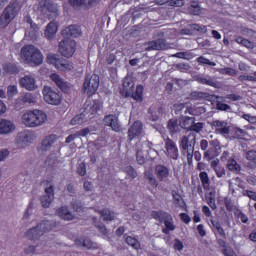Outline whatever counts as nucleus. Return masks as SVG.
<instances>
[{"label":"nucleus","mask_w":256,"mask_h":256,"mask_svg":"<svg viewBox=\"0 0 256 256\" xmlns=\"http://www.w3.org/2000/svg\"><path fill=\"white\" fill-rule=\"evenodd\" d=\"M96 229L101 233V235L107 236L109 235V230H107V227L105 224L100 223V224H95Z\"/></svg>","instance_id":"nucleus-57"},{"label":"nucleus","mask_w":256,"mask_h":256,"mask_svg":"<svg viewBox=\"0 0 256 256\" xmlns=\"http://www.w3.org/2000/svg\"><path fill=\"white\" fill-rule=\"evenodd\" d=\"M207 203L213 211L217 209V204L215 203V192H210L208 196H206Z\"/></svg>","instance_id":"nucleus-48"},{"label":"nucleus","mask_w":256,"mask_h":256,"mask_svg":"<svg viewBox=\"0 0 256 256\" xmlns=\"http://www.w3.org/2000/svg\"><path fill=\"white\" fill-rule=\"evenodd\" d=\"M144 178L147 179V181H149V184L152 187H159V182H157V179H155V175H153L151 171H146L144 173Z\"/></svg>","instance_id":"nucleus-42"},{"label":"nucleus","mask_w":256,"mask_h":256,"mask_svg":"<svg viewBox=\"0 0 256 256\" xmlns=\"http://www.w3.org/2000/svg\"><path fill=\"white\" fill-rule=\"evenodd\" d=\"M38 9L47 19H55L59 17V7L52 1L41 0L38 4Z\"/></svg>","instance_id":"nucleus-6"},{"label":"nucleus","mask_w":256,"mask_h":256,"mask_svg":"<svg viewBox=\"0 0 256 256\" xmlns=\"http://www.w3.org/2000/svg\"><path fill=\"white\" fill-rule=\"evenodd\" d=\"M165 149H166V157L168 159H173L177 161L179 159V148H177V144L170 138L165 140Z\"/></svg>","instance_id":"nucleus-12"},{"label":"nucleus","mask_w":256,"mask_h":256,"mask_svg":"<svg viewBox=\"0 0 256 256\" xmlns=\"http://www.w3.org/2000/svg\"><path fill=\"white\" fill-rule=\"evenodd\" d=\"M50 78L53 82H55L57 87L63 91V93H69L71 91V85L63 80V78H61V76L58 74H51Z\"/></svg>","instance_id":"nucleus-17"},{"label":"nucleus","mask_w":256,"mask_h":256,"mask_svg":"<svg viewBox=\"0 0 256 256\" xmlns=\"http://www.w3.org/2000/svg\"><path fill=\"white\" fill-rule=\"evenodd\" d=\"M200 181L202 183V187L206 190H209V175L207 172H200L199 174Z\"/></svg>","instance_id":"nucleus-44"},{"label":"nucleus","mask_w":256,"mask_h":256,"mask_svg":"<svg viewBox=\"0 0 256 256\" xmlns=\"http://www.w3.org/2000/svg\"><path fill=\"white\" fill-rule=\"evenodd\" d=\"M205 127V124L202 122H195L192 124V127L190 128V131H194L195 133H201L203 131V128Z\"/></svg>","instance_id":"nucleus-52"},{"label":"nucleus","mask_w":256,"mask_h":256,"mask_svg":"<svg viewBox=\"0 0 256 256\" xmlns=\"http://www.w3.org/2000/svg\"><path fill=\"white\" fill-rule=\"evenodd\" d=\"M77 173L80 177H85L87 175V165L85 162H81L77 167Z\"/></svg>","instance_id":"nucleus-53"},{"label":"nucleus","mask_w":256,"mask_h":256,"mask_svg":"<svg viewBox=\"0 0 256 256\" xmlns=\"http://www.w3.org/2000/svg\"><path fill=\"white\" fill-rule=\"evenodd\" d=\"M104 124L107 125V127H111L113 131H116V133H119L121 131V126L119 125V120L117 119V116L115 115H108L104 117Z\"/></svg>","instance_id":"nucleus-19"},{"label":"nucleus","mask_w":256,"mask_h":256,"mask_svg":"<svg viewBox=\"0 0 256 256\" xmlns=\"http://www.w3.org/2000/svg\"><path fill=\"white\" fill-rule=\"evenodd\" d=\"M57 139L58 137L55 134L46 136L41 142V150L49 151V149H51V147H53V145L57 142Z\"/></svg>","instance_id":"nucleus-22"},{"label":"nucleus","mask_w":256,"mask_h":256,"mask_svg":"<svg viewBox=\"0 0 256 256\" xmlns=\"http://www.w3.org/2000/svg\"><path fill=\"white\" fill-rule=\"evenodd\" d=\"M191 99L194 101H201V99H205L206 101H211L215 95H211L207 92H199V91H194L190 93Z\"/></svg>","instance_id":"nucleus-33"},{"label":"nucleus","mask_w":256,"mask_h":256,"mask_svg":"<svg viewBox=\"0 0 256 256\" xmlns=\"http://www.w3.org/2000/svg\"><path fill=\"white\" fill-rule=\"evenodd\" d=\"M57 214L60 217V219H63L64 221H73L75 219V216L69 211V207L62 206L57 210Z\"/></svg>","instance_id":"nucleus-29"},{"label":"nucleus","mask_w":256,"mask_h":256,"mask_svg":"<svg viewBox=\"0 0 256 256\" xmlns=\"http://www.w3.org/2000/svg\"><path fill=\"white\" fill-rule=\"evenodd\" d=\"M227 167L229 171H235V173H239L241 171V165H239L235 159L229 160Z\"/></svg>","instance_id":"nucleus-45"},{"label":"nucleus","mask_w":256,"mask_h":256,"mask_svg":"<svg viewBox=\"0 0 256 256\" xmlns=\"http://www.w3.org/2000/svg\"><path fill=\"white\" fill-rule=\"evenodd\" d=\"M75 47V40L66 38L59 43V53H61L63 57H73L75 54Z\"/></svg>","instance_id":"nucleus-10"},{"label":"nucleus","mask_w":256,"mask_h":256,"mask_svg":"<svg viewBox=\"0 0 256 256\" xmlns=\"http://www.w3.org/2000/svg\"><path fill=\"white\" fill-rule=\"evenodd\" d=\"M20 141L23 145V147H27L31 143V135L24 134L20 136Z\"/></svg>","instance_id":"nucleus-59"},{"label":"nucleus","mask_w":256,"mask_h":256,"mask_svg":"<svg viewBox=\"0 0 256 256\" xmlns=\"http://www.w3.org/2000/svg\"><path fill=\"white\" fill-rule=\"evenodd\" d=\"M197 144V135L195 133H190L183 136L180 141V149L183 153H187L188 163L193 160V153L195 151V145Z\"/></svg>","instance_id":"nucleus-5"},{"label":"nucleus","mask_w":256,"mask_h":256,"mask_svg":"<svg viewBox=\"0 0 256 256\" xmlns=\"http://www.w3.org/2000/svg\"><path fill=\"white\" fill-rule=\"evenodd\" d=\"M127 245L129 247H132V249H135V251H139L141 249V242L133 236H127L125 239Z\"/></svg>","instance_id":"nucleus-36"},{"label":"nucleus","mask_w":256,"mask_h":256,"mask_svg":"<svg viewBox=\"0 0 256 256\" xmlns=\"http://www.w3.org/2000/svg\"><path fill=\"white\" fill-rule=\"evenodd\" d=\"M19 83L22 89H26V91H37V89H39V86L37 85V80H35V77L31 75H26L22 77Z\"/></svg>","instance_id":"nucleus-14"},{"label":"nucleus","mask_w":256,"mask_h":256,"mask_svg":"<svg viewBox=\"0 0 256 256\" xmlns=\"http://www.w3.org/2000/svg\"><path fill=\"white\" fill-rule=\"evenodd\" d=\"M25 236L27 237V239H29L30 241H37V239H40L41 237H43V232L41 231L40 228H38V226L29 229Z\"/></svg>","instance_id":"nucleus-30"},{"label":"nucleus","mask_w":256,"mask_h":256,"mask_svg":"<svg viewBox=\"0 0 256 256\" xmlns=\"http://www.w3.org/2000/svg\"><path fill=\"white\" fill-rule=\"evenodd\" d=\"M246 159L248 161H256V151L255 150H249L246 152Z\"/></svg>","instance_id":"nucleus-63"},{"label":"nucleus","mask_w":256,"mask_h":256,"mask_svg":"<svg viewBox=\"0 0 256 256\" xmlns=\"http://www.w3.org/2000/svg\"><path fill=\"white\" fill-rule=\"evenodd\" d=\"M76 247H85L86 249H97L95 243L89 238H79L75 240Z\"/></svg>","instance_id":"nucleus-32"},{"label":"nucleus","mask_w":256,"mask_h":256,"mask_svg":"<svg viewBox=\"0 0 256 256\" xmlns=\"http://www.w3.org/2000/svg\"><path fill=\"white\" fill-rule=\"evenodd\" d=\"M54 199H55V189L53 188V186H49L45 188V194L40 197L41 206L44 209H49Z\"/></svg>","instance_id":"nucleus-13"},{"label":"nucleus","mask_w":256,"mask_h":256,"mask_svg":"<svg viewBox=\"0 0 256 256\" xmlns=\"http://www.w3.org/2000/svg\"><path fill=\"white\" fill-rule=\"evenodd\" d=\"M15 129V124L11 120H0V135H9L10 133H13Z\"/></svg>","instance_id":"nucleus-18"},{"label":"nucleus","mask_w":256,"mask_h":256,"mask_svg":"<svg viewBox=\"0 0 256 256\" xmlns=\"http://www.w3.org/2000/svg\"><path fill=\"white\" fill-rule=\"evenodd\" d=\"M98 89H99V75L92 74V75L86 76L83 84V92L86 93L88 97H91V95H95Z\"/></svg>","instance_id":"nucleus-8"},{"label":"nucleus","mask_w":256,"mask_h":256,"mask_svg":"<svg viewBox=\"0 0 256 256\" xmlns=\"http://www.w3.org/2000/svg\"><path fill=\"white\" fill-rule=\"evenodd\" d=\"M194 81L201 83L202 85H209L210 87H214L215 89H219V83L215 78L211 76H203L201 74L193 76Z\"/></svg>","instance_id":"nucleus-16"},{"label":"nucleus","mask_w":256,"mask_h":256,"mask_svg":"<svg viewBox=\"0 0 256 256\" xmlns=\"http://www.w3.org/2000/svg\"><path fill=\"white\" fill-rule=\"evenodd\" d=\"M216 157H219V148H209L204 152V159L206 161H213Z\"/></svg>","instance_id":"nucleus-35"},{"label":"nucleus","mask_w":256,"mask_h":256,"mask_svg":"<svg viewBox=\"0 0 256 256\" xmlns=\"http://www.w3.org/2000/svg\"><path fill=\"white\" fill-rule=\"evenodd\" d=\"M3 70L5 73H10L11 75H17V73H19V68H17V65L13 63L4 64Z\"/></svg>","instance_id":"nucleus-41"},{"label":"nucleus","mask_w":256,"mask_h":256,"mask_svg":"<svg viewBox=\"0 0 256 256\" xmlns=\"http://www.w3.org/2000/svg\"><path fill=\"white\" fill-rule=\"evenodd\" d=\"M141 133H143V123L135 121L128 129V141H133L136 137H140Z\"/></svg>","instance_id":"nucleus-15"},{"label":"nucleus","mask_w":256,"mask_h":256,"mask_svg":"<svg viewBox=\"0 0 256 256\" xmlns=\"http://www.w3.org/2000/svg\"><path fill=\"white\" fill-rule=\"evenodd\" d=\"M88 109V115H95V113H97L98 111H101V109H103V103L99 100H94V103L91 107L86 108Z\"/></svg>","instance_id":"nucleus-39"},{"label":"nucleus","mask_w":256,"mask_h":256,"mask_svg":"<svg viewBox=\"0 0 256 256\" xmlns=\"http://www.w3.org/2000/svg\"><path fill=\"white\" fill-rule=\"evenodd\" d=\"M123 87L120 91L122 97H131L134 101L141 103L143 101V86L139 85L135 90V80H133V76L127 75L123 79Z\"/></svg>","instance_id":"nucleus-2"},{"label":"nucleus","mask_w":256,"mask_h":256,"mask_svg":"<svg viewBox=\"0 0 256 256\" xmlns=\"http://www.w3.org/2000/svg\"><path fill=\"white\" fill-rule=\"evenodd\" d=\"M144 46H145V51H165L169 49L167 40L163 38L146 42Z\"/></svg>","instance_id":"nucleus-11"},{"label":"nucleus","mask_w":256,"mask_h":256,"mask_svg":"<svg viewBox=\"0 0 256 256\" xmlns=\"http://www.w3.org/2000/svg\"><path fill=\"white\" fill-rule=\"evenodd\" d=\"M197 63H199L200 65H210L212 67H215V65H217V63L211 62V60H209L203 56H200L197 58Z\"/></svg>","instance_id":"nucleus-55"},{"label":"nucleus","mask_w":256,"mask_h":256,"mask_svg":"<svg viewBox=\"0 0 256 256\" xmlns=\"http://www.w3.org/2000/svg\"><path fill=\"white\" fill-rule=\"evenodd\" d=\"M89 109L85 108L84 111L78 115H76L71 121L70 125H83L86 123L87 119H89Z\"/></svg>","instance_id":"nucleus-26"},{"label":"nucleus","mask_w":256,"mask_h":256,"mask_svg":"<svg viewBox=\"0 0 256 256\" xmlns=\"http://www.w3.org/2000/svg\"><path fill=\"white\" fill-rule=\"evenodd\" d=\"M19 99L22 103H35V96H33V94L31 93H26L22 95Z\"/></svg>","instance_id":"nucleus-50"},{"label":"nucleus","mask_w":256,"mask_h":256,"mask_svg":"<svg viewBox=\"0 0 256 256\" xmlns=\"http://www.w3.org/2000/svg\"><path fill=\"white\" fill-rule=\"evenodd\" d=\"M188 11L190 15H201V6H199V3L197 2H192L188 8Z\"/></svg>","instance_id":"nucleus-46"},{"label":"nucleus","mask_w":256,"mask_h":256,"mask_svg":"<svg viewBox=\"0 0 256 256\" xmlns=\"http://www.w3.org/2000/svg\"><path fill=\"white\" fill-rule=\"evenodd\" d=\"M136 161H137L138 165H145V156H143L142 151H137Z\"/></svg>","instance_id":"nucleus-61"},{"label":"nucleus","mask_w":256,"mask_h":256,"mask_svg":"<svg viewBox=\"0 0 256 256\" xmlns=\"http://www.w3.org/2000/svg\"><path fill=\"white\" fill-rule=\"evenodd\" d=\"M212 227L214 228V234L217 237H220L221 239H227V233H225V229H223V226H221V222L212 220Z\"/></svg>","instance_id":"nucleus-31"},{"label":"nucleus","mask_w":256,"mask_h":256,"mask_svg":"<svg viewBox=\"0 0 256 256\" xmlns=\"http://www.w3.org/2000/svg\"><path fill=\"white\" fill-rule=\"evenodd\" d=\"M47 122V114L41 110L28 111L22 115V123L25 127H41Z\"/></svg>","instance_id":"nucleus-3"},{"label":"nucleus","mask_w":256,"mask_h":256,"mask_svg":"<svg viewBox=\"0 0 256 256\" xmlns=\"http://www.w3.org/2000/svg\"><path fill=\"white\" fill-rule=\"evenodd\" d=\"M235 41L236 43H239V45H243V47H247V49H253L255 47V44H253V42L241 36L236 37Z\"/></svg>","instance_id":"nucleus-43"},{"label":"nucleus","mask_w":256,"mask_h":256,"mask_svg":"<svg viewBox=\"0 0 256 256\" xmlns=\"http://www.w3.org/2000/svg\"><path fill=\"white\" fill-rule=\"evenodd\" d=\"M72 209L76 211V213H81L85 207H83V202L80 200H72L71 202Z\"/></svg>","instance_id":"nucleus-49"},{"label":"nucleus","mask_w":256,"mask_h":256,"mask_svg":"<svg viewBox=\"0 0 256 256\" xmlns=\"http://www.w3.org/2000/svg\"><path fill=\"white\" fill-rule=\"evenodd\" d=\"M168 213L165 212V211H153L152 212V217L153 219H156L157 221H160L163 222V220L165 219V216L167 215Z\"/></svg>","instance_id":"nucleus-51"},{"label":"nucleus","mask_w":256,"mask_h":256,"mask_svg":"<svg viewBox=\"0 0 256 256\" xmlns=\"http://www.w3.org/2000/svg\"><path fill=\"white\" fill-rule=\"evenodd\" d=\"M190 29L199 33H207V27L199 24H190Z\"/></svg>","instance_id":"nucleus-54"},{"label":"nucleus","mask_w":256,"mask_h":256,"mask_svg":"<svg viewBox=\"0 0 256 256\" xmlns=\"http://www.w3.org/2000/svg\"><path fill=\"white\" fill-rule=\"evenodd\" d=\"M155 175L159 181H165L169 177V168L165 165L158 164L155 167Z\"/></svg>","instance_id":"nucleus-27"},{"label":"nucleus","mask_w":256,"mask_h":256,"mask_svg":"<svg viewBox=\"0 0 256 256\" xmlns=\"http://www.w3.org/2000/svg\"><path fill=\"white\" fill-rule=\"evenodd\" d=\"M212 127H215V133L219 135H229V128L227 127V122L216 120L212 122Z\"/></svg>","instance_id":"nucleus-24"},{"label":"nucleus","mask_w":256,"mask_h":256,"mask_svg":"<svg viewBox=\"0 0 256 256\" xmlns=\"http://www.w3.org/2000/svg\"><path fill=\"white\" fill-rule=\"evenodd\" d=\"M20 55L24 63L31 65V67H39V65L43 64V53L34 45H24L21 48Z\"/></svg>","instance_id":"nucleus-1"},{"label":"nucleus","mask_w":256,"mask_h":256,"mask_svg":"<svg viewBox=\"0 0 256 256\" xmlns=\"http://www.w3.org/2000/svg\"><path fill=\"white\" fill-rule=\"evenodd\" d=\"M163 113H165V108H156L155 106H151L148 109L147 118L149 119V121H159V117H161Z\"/></svg>","instance_id":"nucleus-20"},{"label":"nucleus","mask_w":256,"mask_h":256,"mask_svg":"<svg viewBox=\"0 0 256 256\" xmlns=\"http://www.w3.org/2000/svg\"><path fill=\"white\" fill-rule=\"evenodd\" d=\"M98 213L103 217V221H115V212L109 209L100 210Z\"/></svg>","instance_id":"nucleus-38"},{"label":"nucleus","mask_w":256,"mask_h":256,"mask_svg":"<svg viewBox=\"0 0 256 256\" xmlns=\"http://www.w3.org/2000/svg\"><path fill=\"white\" fill-rule=\"evenodd\" d=\"M55 33H57V24L55 22H50L46 27L45 37L51 39L55 36Z\"/></svg>","instance_id":"nucleus-37"},{"label":"nucleus","mask_w":256,"mask_h":256,"mask_svg":"<svg viewBox=\"0 0 256 256\" xmlns=\"http://www.w3.org/2000/svg\"><path fill=\"white\" fill-rule=\"evenodd\" d=\"M21 4L18 0H11L0 16V29H5L19 15Z\"/></svg>","instance_id":"nucleus-4"},{"label":"nucleus","mask_w":256,"mask_h":256,"mask_svg":"<svg viewBox=\"0 0 256 256\" xmlns=\"http://www.w3.org/2000/svg\"><path fill=\"white\" fill-rule=\"evenodd\" d=\"M216 109H218V111H227L228 113H231V106L222 102L216 103Z\"/></svg>","instance_id":"nucleus-56"},{"label":"nucleus","mask_w":256,"mask_h":256,"mask_svg":"<svg viewBox=\"0 0 256 256\" xmlns=\"http://www.w3.org/2000/svg\"><path fill=\"white\" fill-rule=\"evenodd\" d=\"M62 35L69 39V37H80L81 28L77 25H70L62 31Z\"/></svg>","instance_id":"nucleus-23"},{"label":"nucleus","mask_w":256,"mask_h":256,"mask_svg":"<svg viewBox=\"0 0 256 256\" xmlns=\"http://www.w3.org/2000/svg\"><path fill=\"white\" fill-rule=\"evenodd\" d=\"M42 94L44 101L48 103V105H61V94L59 91H55L49 86H44Z\"/></svg>","instance_id":"nucleus-9"},{"label":"nucleus","mask_w":256,"mask_h":256,"mask_svg":"<svg viewBox=\"0 0 256 256\" xmlns=\"http://www.w3.org/2000/svg\"><path fill=\"white\" fill-rule=\"evenodd\" d=\"M71 7L74 9H79V7H89L93 3H97L99 0H68Z\"/></svg>","instance_id":"nucleus-34"},{"label":"nucleus","mask_w":256,"mask_h":256,"mask_svg":"<svg viewBox=\"0 0 256 256\" xmlns=\"http://www.w3.org/2000/svg\"><path fill=\"white\" fill-rule=\"evenodd\" d=\"M57 227V222L54 220H42L38 224V229L42 232V235H45V233H49V231H53Z\"/></svg>","instance_id":"nucleus-21"},{"label":"nucleus","mask_w":256,"mask_h":256,"mask_svg":"<svg viewBox=\"0 0 256 256\" xmlns=\"http://www.w3.org/2000/svg\"><path fill=\"white\" fill-rule=\"evenodd\" d=\"M195 121V117L181 116L179 118V125L181 129H187L188 131H191V127L193 126V123H195Z\"/></svg>","instance_id":"nucleus-28"},{"label":"nucleus","mask_w":256,"mask_h":256,"mask_svg":"<svg viewBox=\"0 0 256 256\" xmlns=\"http://www.w3.org/2000/svg\"><path fill=\"white\" fill-rule=\"evenodd\" d=\"M47 63L54 65L59 71H72L73 63L69 62L67 59L59 56L58 54H48Z\"/></svg>","instance_id":"nucleus-7"},{"label":"nucleus","mask_w":256,"mask_h":256,"mask_svg":"<svg viewBox=\"0 0 256 256\" xmlns=\"http://www.w3.org/2000/svg\"><path fill=\"white\" fill-rule=\"evenodd\" d=\"M7 93L8 97H13V95H17V86H8Z\"/></svg>","instance_id":"nucleus-64"},{"label":"nucleus","mask_w":256,"mask_h":256,"mask_svg":"<svg viewBox=\"0 0 256 256\" xmlns=\"http://www.w3.org/2000/svg\"><path fill=\"white\" fill-rule=\"evenodd\" d=\"M162 223L165 225V228L162 229V233L165 235H169L170 231H175V224L173 223V216L171 214H166L164 219H162Z\"/></svg>","instance_id":"nucleus-25"},{"label":"nucleus","mask_w":256,"mask_h":256,"mask_svg":"<svg viewBox=\"0 0 256 256\" xmlns=\"http://www.w3.org/2000/svg\"><path fill=\"white\" fill-rule=\"evenodd\" d=\"M179 120L177 119H170L167 124V128L169 129L170 133H179L180 128Z\"/></svg>","instance_id":"nucleus-40"},{"label":"nucleus","mask_w":256,"mask_h":256,"mask_svg":"<svg viewBox=\"0 0 256 256\" xmlns=\"http://www.w3.org/2000/svg\"><path fill=\"white\" fill-rule=\"evenodd\" d=\"M176 69L182 72L189 71V69H191V65H189L188 63H179L176 64Z\"/></svg>","instance_id":"nucleus-62"},{"label":"nucleus","mask_w":256,"mask_h":256,"mask_svg":"<svg viewBox=\"0 0 256 256\" xmlns=\"http://www.w3.org/2000/svg\"><path fill=\"white\" fill-rule=\"evenodd\" d=\"M124 173H126V175L130 178V179H137V170H135V168H133V166H126L124 167Z\"/></svg>","instance_id":"nucleus-47"},{"label":"nucleus","mask_w":256,"mask_h":256,"mask_svg":"<svg viewBox=\"0 0 256 256\" xmlns=\"http://www.w3.org/2000/svg\"><path fill=\"white\" fill-rule=\"evenodd\" d=\"M235 215L236 217H238V219H240V221H242V223H248L249 217H247V215H245V213H243L242 211L237 210Z\"/></svg>","instance_id":"nucleus-60"},{"label":"nucleus","mask_w":256,"mask_h":256,"mask_svg":"<svg viewBox=\"0 0 256 256\" xmlns=\"http://www.w3.org/2000/svg\"><path fill=\"white\" fill-rule=\"evenodd\" d=\"M94 145H95V147H97V149L107 147V140H105V138H103V137H100L94 142Z\"/></svg>","instance_id":"nucleus-58"}]
</instances>
